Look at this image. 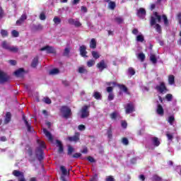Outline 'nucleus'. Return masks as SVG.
<instances>
[{
  "label": "nucleus",
  "mask_w": 181,
  "mask_h": 181,
  "mask_svg": "<svg viewBox=\"0 0 181 181\" xmlns=\"http://www.w3.org/2000/svg\"><path fill=\"white\" fill-rule=\"evenodd\" d=\"M56 144L58 149V153H63L64 152V147H63V144L60 140H56Z\"/></svg>",
  "instance_id": "15"
},
{
  "label": "nucleus",
  "mask_w": 181,
  "mask_h": 181,
  "mask_svg": "<svg viewBox=\"0 0 181 181\" xmlns=\"http://www.w3.org/2000/svg\"><path fill=\"white\" fill-rule=\"evenodd\" d=\"M119 90H122V91H124V93H128V88L126 87L124 84H119L117 85Z\"/></svg>",
  "instance_id": "27"
},
{
  "label": "nucleus",
  "mask_w": 181,
  "mask_h": 181,
  "mask_svg": "<svg viewBox=\"0 0 181 181\" xmlns=\"http://www.w3.org/2000/svg\"><path fill=\"white\" fill-rule=\"evenodd\" d=\"M53 22L55 23V25H59V23H62V19L57 16H55L53 19Z\"/></svg>",
  "instance_id": "39"
},
{
  "label": "nucleus",
  "mask_w": 181,
  "mask_h": 181,
  "mask_svg": "<svg viewBox=\"0 0 181 181\" xmlns=\"http://www.w3.org/2000/svg\"><path fill=\"white\" fill-rule=\"evenodd\" d=\"M91 54L95 60H97V59H100V54H98L97 51H92Z\"/></svg>",
  "instance_id": "34"
},
{
  "label": "nucleus",
  "mask_w": 181,
  "mask_h": 181,
  "mask_svg": "<svg viewBox=\"0 0 181 181\" xmlns=\"http://www.w3.org/2000/svg\"><path fill=\"white\" fill-rule=\"evenodd\" d=\"M78 129L79 131H84L86 129V126L83 125V124H80L78 127Z\"/></svg>",
  "instance_id": "63"
},
{
  "label": "nucleus",
  "mask_w": 181,
  "mask_h": 181,
  "mask_svg": "<svg viewBox=\"0 0 181 181\" xmlns=\"http://www.w3.org/2000/svg\"><path fill=\"white\" fill-rule=\"evenodd\" d=\"M61 112L63 114L64 118H66V119H69L70 117L72 115L71 109L68 106H62L61 107Z\"/></svg>",
  "instance_id": "2"
},
{
  "label": "nucleus",
  "mask_w": 181,
  "mask_h": 181,
  "mask_svg": "<svg viewBox=\"0 0 181 181\" xmlns=\"http://www.w3.org/2000/svg\"><path fill=\"white\" fill-rule=\"evenodd\" d=\"M80 54L82 57H88L87 56V47L86 45H81L79 47Z\"/></svg>",
  "instance_id": "12"
},
{
  "label": "nucleus",
  "mask_w": 181,
  "mask_h": 181,
  "mask_svg": "<svg viewBox=\"0 0 181 181\" xmlns=\"http://www.w3.org/2000/svg\"><path fill=\"white\" fill-rule=\"evenodd\" d=\"M87 160H88V162H90V163H95V159H94V158H93L92 156H88Z\"/></svg>",
  "instance_id": "56"
},
{
  "label": "nucleus",
  "mask_w": 181,
  "mask_h": 181,
  "mask_svg": "<svg viewBox=\"0 0 181 181\" xmlns=\"http://www.w3.org/2000/svg\"><path fill=\"white\" fill-rule=\"evenodd\" d=\"M150 60L153 64H156V63H158V59H156V56L155 54L150 55Z\"/></svg>",
  "instance_id": "29"
},
{
  "label": "nucleus",
  "mask_w": 181,
  "mask_h": 181,
  "mask_svg": "<svg viewBox=\"0 0 181 181\" xmlns=\"http://www.w3.org/2000/svg\"><path fill=\"white\" fill-rule=\"evenodd\" d=\"M42 131L45 136L49 139V141H50L51 142H53V135H52V133L47 131L46 128H43Z\"/></svg>",
  "instance_id": "14"
},
{
  "label": "nucleus",
  "mask_w": 181,
  "mask_h": 181,
  "mask_svg": "<svg viewBox=\"0 0 181 181\" xmlns=\"http://www.w3.org/2000/svg\"><path fill=\"white\" fill-rule=\"evenodd\" d=\"M119 117V115L117 112H113L110 114L111 119H117V117Z\"/></svg>",
  "instance_id": "38"
},
{
  "label": "nucleus",
  "mask_w": 181,
  "mask_h": 181,
  "mask_svg": "<svg viewBox=\"0 0 181 181\" xmlns=\"http://www.w3.org/2000/svg\"><path fill=\"white\" fill-rule=\"evenodd\" d=\"M60 73V71L59 70V69H53L49 71V74L51 76H54V74H59Z\"/></svg>",
  "instance_id": "35"
},
{
  "label": "nucleus",
  "mask_w": 181,
  "mask_h": 181,
  "mask_svg": "<svg viewBox=\"0 0 181 181\" xmlns=\"http://www.w3.org/2000/svg\"><path fill=\"white\" fill-rule=\"evenodd\" d=\"M23 73H25V69L20 68L14 72V74L16 77H21V76H23Z\"/></svg>",
  "instance_id": "21"
},
{
  "label": "nucleus",
  "mask_w": 181,
  "mask_h": 181,
  "mask_svg": "<svg viewBox=\"0 0 181 181\" xmlns=\"http://www.w3.org/2000/svg\"><path fill=\"white\" fill-rule=\"evenodd\" d=\"M136 16H139L140 19H144L146 16V10L144 8H140L137 10Z\"/></svg>",
  "instance_id": "10"
},
{
  "label": "nucleus",
  "mask_w": 181,
  "mask_h": 181,
  "mask_svg": "<svg viewBox=\"0 0 181 181\" xmlns=\"http://www.w3.org/2000/svg\"><path fill=\"white\" fill-rule=\"evenodd\" d=\"M107 93H108L109 94L112 93V91L114 90V88H112V86H108L106 88Z\"/></svg>",
  "instance_id": "55"
},
{
  "label": "nucleus",
  "mask_w": 181,
  "mask_h": 181,
  "mask_svg": "<svg viewBox=\"0 0 181 181\" xmlns=\"http://www.w3.org/2000/svg\"><path fill=\"white\" fill-rule=\"evenodd\" d=\"M1 46L3 49H5L6 50H9L11 47V45H9L6 41H4L1 44Z\"/></svg>",
  "instance_id": "32"
},
{
  "label": "nucleus",
  "mask_w": 181,
  "mask_h": 181,
  "mask_svg": "<svg viewBox=\"0 0 181 181\" xmlns=\"http://www.w3.org/2000/svg\"><path fill=\"white\" fill-rule=\"evenodd\" d=\"M162 177H159L158 175H154L152 177V181H160Z\"/></svg>",
  "instance_id": "49"
},
{
  "label": "nucleus",
  "mask_w": 181,
  "mask_h": 181,
  "mask_svg": "<svg viewBox=\"0 0 181 181\" xmlns=\"http://www.w3.org/2000/svg\"><path fill=\"white\" fill-rule=\"evenodd\" d=\"M165 99L167 100V101H172V100H173V95L170 93H168L165 95Z\"/></svg>",
  "instance_id": "50"
},
{
  "label": "nucleus",
  "mask_w": 181,
  "mask_h": 181,
  "mask_svg": "<svg viewBox=\"0 0 181 181\" xmlns=\"http://www.w3.org/2000/svg\"><path fill=\"white\" fill-rule=\"evenodd\" d=\"M75 23H76V20L74 18H69L68 19V23L69 25H74Z\"/></svg>",
  "instance_id": "58"
},
{
  "label": "nucleus",
  "mask_w": 181,
  "mask_h": 181,
  "mask_svg": "<svg viewBox=\"0 0 181 181\" xmlns=\"http://www.w3.org/2000/svg\"><path fill=\"white\" fill-rule=\"evenodd\" d=\"M136 42H141L142 43L144 40H145V38L142 35H139L136 36Z\"/></svg>",
  "instance_id": "42"
},
{
  "label": "nucleus",
  "mask_w": 181,
  "mask_h": 181,
  "mask_svg": "<svg viewBox=\"0 0 181 181\" xmlns=\"http://www.w3.org/2000/svg\"><path fill=\"white\" fill-rule=\"evenodd\" d=\"M88 108H90V105H84L81 110V118H87V117H89L90 115V112L88 111Z\"/></svg>",
  "instance_id": "6"
},
{
  "label": "nucleus",
  "mask_w": 181,
  "mask_h": 181,
  "mask_svg": "<svg viewBox=\"0 0 181 181\" xmlns=\"http://www.w3.org/2000/svg\"><path fill=\"white\" fill-rule=\"evenodd\" d=\"M40 21H46V15H45L43 13H41L40 15Z\"/></svg>",
  "instance_id": "61"
},
{
  "label": "nucleus",
  "mask_w": 181,
  "mask_h": 181,
  "mask_svg": "<svg viewBox=\"0 0 181 181\" xmlns=\"http://www.w3.org/2000/svg\"><path fill=\"white\" fill-rule=\"evenodd\" d=\"M155 88L158 93H160V94H163V93H167V91H168L165 82H160V85H157Z\"/></svg>",
  "instance_id": "4"
},
{
  "label": "nucleus",
  "mask_w": 181,
  "mask_h": 181,
  "mask_svg": "<svg viewBox=\"0 0 181 181\" xmlns=\"http://www.w3.org/2000/svg\"><path fill=\"white\" fill-rule=\"evenodd\" d=\"M90 49H95L97 47V41L95 38H92L90 42Z\"/></svg>",
  "instance_id": "22"
},
{
  "label": "nucleus",
  "mask_w": 181,
  "mask_h": 181,
  "mask_svg": "<svg viewBox=\"0 0 181 181\" xmlns=\"http://www.w3.org/2000/svg\"><path fill=\"white\" fill-rule=\"evenodd\" d=\"M139 60H141V62H145V54L144 53H139L138 55Z\"/></svg>",
  "instance_id": "44"
},
{
  "label": "nucleus",
  "mask_w": 181,
  "mask_h": 181,
  "mask_svg": "<svg viewBox=\"0 0 181 181\" xmlns=\"http://www.w3.org/2000/svg\"><path fill=\"white\" fill-rule=\"evenodd\" d=\"M11 119H12V114L10 112H7L4 119V124H9Z\"/></svg>",
  "instance_id": "18"
},
{
  "label": "nucleus",
  "mask_w": 181,
  "mask_h": 181,
  "mask_svg": "<svg viewBox=\"0 0 181 181\" xmlns=\"http://www.w3.org/2000/svg\"><path fill=\"white\" fill-rule=\"evenodd\" d=\"M93 97L95 99V100H101V93L98 91H95L93 94Z\"/></svg>",
  "instance_id": "26"
},
{
  "label": "nucleus",
  "mask_w": 181,
  "mask_h": 181,
  "mask_svg": "<svg viewBox=\"0 0 181 181\" xmlns=\"http://www.w3.org/2000/svg\"><path fill=\"white\" fill-rule=\"evenodd\" d=\"M107 4L109 9H111L112 11H114V9H115V7L117 6L115 1H109Z\"/></svg>",
  "instance_id": "23"
},
{
  "label": "nucleus",
  "mask_w": 181,
  "mask_h": 181,
  "mask_svg": "<svg viewBox=\"0 0 181 181\" xmlns=\"http://www.w3.org/2000/svg\"><path fill=\"white\" fill-rule=\"evenodd\" d=\"M168 122L170 123V125H173V122H175V116H170Z\"/></svg>",
  "instance_id": "45"
},
{
  "label": "nucleus",
  "mask_w": 181,
  "mask_h": 181,
  "mask_svg": "<svg viewBox=\"0 0 181 181\" xmlns=\"http://www.w3.org/2000/svg\"><path fill=\"white\" fill-rule=\"evenodd\" d=\"M33 30H43V25H42L41 24H38V25H34L33 27Z\"/></svg>",
  "instance_id": "31"
},
{
  "label": "nucleus",
  "mask_w": 181,
  "mask_h": 181,
  "mask_svg": "<svg viewBox=\"0 0 181 181\" xmlns=\"http://www.w3.org/2000/svg\"><path fill=\"white\" fill-rule=\"evenodd\" d=\"M162 18L163 19L165 26H169V20H168V16H166V15L163 14L162 16Z\"/></svg>",
  "instance_id": "36"
},
{
  "label": "nucleus",
  "mask_w": 181,
  "mask_h": 181,
  "mask_svg": "<svg viewBox=\"0 0 181 181\" xmlns=\"http://www.w3.org/2000/svg\"><path fill=\"white\" fill-rule=\"evenodd\" d=\"M115 22H116V23H118L119 25H121V23H124V18H122V17H115Z\"/></svg>",
  "instance_id": "33"
},
{
  "label": "nucleus",
  "mask_w": 181,
  "mask_h": 181,
  "mask_svg": "<svg viewBox=\"0 0 181 181\" xmlns=\"http://www.w3.org/2000/svg\"><path fill=\"white\" fill-rule=\"evenodd\" d=\"M26 19H28V16L26 15V13L22 14L20 18L16 21V25L21 26V25H22V23H23V22H25Z\"/></svg>",
  "instance_id": "13"
},
{
  "label": "nucleus",
  "mask_w": 181,
  "mask_h": 181,
  "mask_svg": "<svg viewBox=\"0 0 181 181\" xmlns=\"http://www.w3.org/2000/svg\"><path fill=\"white\" fill-rule=\"evenodd\" d=\"M1 35L2 37H6L8 36V31L6 30H1Z\"/></svg>",
  "instance_id": "52"
},
{
  "label": "nucleus",
  "mask_w": 181,
  "mask_h": 181,
  "mask_svg": "<svg viewBox=\"0 0 181 181\" xmlns=\"http://www.w3.org/2000/svg\"><path fill=\"white\" fill-rule=\"evenodd\" d=\"M81 153H74L72 156V158H75L76 159H77L78 158H81Z\"/></svg>",
  "instance_id": "62"
},
{
  "label": "nucleus",
  "mask_w": 181,
  "mask_h": 181,
  "mask_svg": "<svg viewBox=\"0 0 181 181\" xmlns=\"http://www.w3.org/2000/svg\"><path fill=\"white\" fill-rule=\"evenodd\" d=\"M153 15L154 16H156V19L158 20V23H160V21H162V16H159L158 14V12L156 11L153 13Z\"/></svg>",
  "instance_id": "46"
},
{
  "label": "nucleus",
  "mask_w": 181,
  "mask_h": 181,
  "mask_svg": "<svg viewBox=\"0 0 181 181\" xmlns=\"http://www.w3.org/2000/svg\"><path fill=\"white\" fill-rule=\"evenodd\" d=\"M95 64V61L94 59H90L87 62V66L88 67H93Z\"/></svg>",
  "instance_id": "41"
},
{
  "label": "nucleus",
  "mask_w": 181,
  "mask_h": 181,
  "mask_svg": "<svg viewBox=\"0 0 181 181\" xmlns=\"http://www.w3.org/2000/svg\"><path fill=\"white\" fill-rule=\"evenodd\" d=\"M156 112L158 115L163 117V115L165 114V110H163V107H162V105L158 104L157 105Z\"/></svg>",
  "instance_id": "17"
},
{
  "label": "nucleus",
  "mask_w": 181,
  "mask_h": 181,
  "mask_svg": "<svg viewBox=\"0 0 181 181\" xmlns=\"http://www.w3.org/2000/svg\"><path fill=\"white\" fill-rule=\"evenodd\" d=\"M74 25H75L76 28H80V26H81V23H80V21H78V20H76Z\"/></svg>",
  "instance_id": "60"
},
{
  "label": "nucleus",
  "mask_w": 181,
  "mask_h": 181,
  "mask_svg": "<svg viewBox=\"0 0 181 181\" xmlns=\"http://www.w3.org/2000/svg\"><path fill=\"white\" fill-rule=\"evenodd\" d=\"M168 84H170V86H173V84H175V76H168Z\"/></svg>",
  "instance_id": "24"
},
{
  "label": "nucleus",
  "mask_w": 181,
  "mask_h": 181,
  "mask_svg": "<svg viewBox=\"0 0 181 181\" xmlns=\"http://www.w3.org/2000/svg\"><path fill=\"white\" fill-rule=\"evenodd\" d=\"M23 121H24L25 127H27L28 132H32V126L30 123L28 122V119H26V116H25V115H23Z\"/></svg>",
  "instance_id": "16"
},
{
  "label": "nucleus",
  "mask_w": 181,
  "mask_h": 181,
  "mask_svg": "<svg viewBox=\"0 0 181 181\" xmlns=\"http://www.w3.org/2000/svg\"><path fill=\"white\" fill-rule=\"evenodd\" d=\"M122 127L124 129L127 128V127H128V123L125 121H122Z\"/></svg>",
  "instance_id": "64"
},
{
  "label": "nucleus",
  "mask_w": 181,
  "mask_h": 181,
  "mask_svg": "<svg viewBox=\"0 0 181 181\" xmlns=\"http://www.w3.org/2000/svg\"><path fill=\"white\" fill-rule=\"evenodd\" d=\"M12 175L16 177H18V181H26L23 172H21L18 170H14L12 173Z\"/></svg>",
  "instance_id": "3"
},
{
  "label": "nucleus",
  "mask_w": 181,
  "mask_h": 181,
  "mask_svg": "<svg viewBox=\"0 0 181 181\" xmlns=\"http://www.w3.org/2000/svg\"><path fill=\"white\" fill-rule=\"evenodd\" d=\"M37 64H39V57H35L31 62V67H33V69H36Z\"/></svg>",
  "instance_id": "19"
},
{
  "label": "nucleus",
  "mask_w": 181,
  "mask_h": 181,
  "mask_svg": "<svg viewBox=\"0 0 181 181\" xmlns=\"http://www.w3.org/2000/svg\"><path fill=\"white\" fill-rule=\"evenodd\" d=\"M67 139L69 142H75L76 144L80 141V134L78 132H75L74 136H68Z\"/></svg>",
  "instance_id": "9"
},
{
  "label": "nucleus",
  "mask_w": 181,
  "mask_h": 181,
  "mask_svg": "<svg viewBox=\"0 0 181 181\" xmlns=\"http://www.w3.org/2000/svg\"><path fill=\"white\" fill-rule=\"evenodd\" d=\"M69 54H70V49L69 48H65L63 56L69 57Z\"/></svg>",
  "instance_id": "54"
},
{
  "label": "nucleus",
  "mask_w": 181,
  "mask_h": 181,
  "mask_svg": "<svg viewBox=\"0 0 181 181\" xmlns=\"http://www.w3.org/2000/svg\"><path fill=\"white\" fill-rule=\"evenodd\" d=\"M10 78L11 77L8 75L7 73L0 70V84H4V83L9 81Z\"/></svg>",
  "instance_id": "5"
},
{
  "label": "nucleus",
  "mask_w": 181,
  "mask_h": 181,
  "mask_svg": "<svg viewBox=\"0 0 181 181\" xmlns=\"http://www.w3.org/2000/svg\"><path fill=\"white\" fill-rule=\"evenodd\" d=\"M73 152H74V148H73V146H68L67 155H69V156H71Z\"/></svg>",
  "instance_id": "40"
},
{
  "label": "nucleus",
  "mask_w": 181,
  "mask_h": 181,
  "mask_svg": "<svg viewBox=\"0 0 181 181\" xmlns=\"http://www.w3.org/2000/svg\"><path fill=\"white\" fill-rule=\"evenodd\" d=\"M60 170H61V172H62V175H63L64 176H66V175H69V173H68V171H67V169H66V168H65L64 166L62 165V166L60 167Z\"/></svg>",
  "instance_id": "37"
},
{
  "label": "nucleus",
  "mask_w": 181,
  "mask_h": 181,
  "mask_svg": "<svg viewBox=\"0 0 181 181\" xmlns=\"http://www.w3.org/2000/svg\"><path fill=\"white\" fill-rule=\"evenodd\" d=\"M8 52H11V53H18V52H19V48L18 47L12 46L10 47Z\"/></svg>",
  "instance_id": "28"
},
{
  "label": "nucleus",
  "mask_w": 181,
  "mask_h": 181,
  "mask_svg": "<svg viewBox=\"0 0 181 181\" xmlns=\"http://www.w3.org/2000/svg\"><path fill=\"white\" fill-rule=\"evenodd\" d=\"M78 73H80V74H84L88 73V71L84 66H79L78 69Z\"/></svg>",
  "instance_id": "25"
},
{
  "label": "nucleus",
  "mask_w": 181,
  "mask_h": 181,
  "mask_svg": "<svg viewBox=\"0 0 181 181\" xmlns=\"http://www.w3.org/2000/svg\"><path fill=\"white\" fill-rule=\"evenodd\" d=\"M105 181H115V178L112 175H109L106 179Z\"/></svg>",
  "instance_id": "59"
},
{
  "label": "nucleus",
  "mask_w": 181,
  "mask_h": 181,
  "mask_svg": "<svg viewBox=\"0 0 181 181\" xmlns=\"http://www.w3.org/2000/svg\"><path fill=\"white\" fill-rule=\"evenodd\" d=\"M128 73L130 76H135V69L132 67L128 69Z\"/></svg>",
  "instance_id": "47"
},
{
  "label": "nucleus",
  "mask_w": 181,
  "mask_h": 181,
  "mask_svg": "<svg viewBox=\"0 0 181 181\" xmlns=\"http://www.w3.org/2000/svg\"><path fill=\"white\" fill-rule=\"evenodd\" d=\"M152 144L153 146H159L160 145V141L159 140V138L158 137H152L151 138Z\"/></svg>",
  "instance_id": "20"
},
{
  "label": "nucleus",
  "mask_w": 181,
  "mask_h": 181,
  "mask_svg": "<svg viewBox=\"0 0 181 181\" xmlns=\"http://www.w3.org/2000/svg\"><path fill=\"white\" fill-rule=\"evenodd\" d=\"M122 143L123 144V145H129V141L128 140V139L127 137H123L122 139Z\"/></svg>",
  "instance_id": "48"
},
{
  "label": "nucleus",
  "mask_w": 181,
  "mask_h": 181,
  "mask_svg": "<svg viewBox=\"0 0 181 181\" xmlns=\"http://www.w3.org/2000/svg\"><path fill=\"white\" fill-rule=\"evenodd\" d=\"M11 35L13 37H19V32L16 31V30H13L11 32Z\"/></svg>",
  "instance_id": "53"
},
{
  "label": "nucleus",
  "mask_w": 181,
  "mask_h": 181,
  "mask_svg": "<svg viewBox=\"0 0 181 181\" xmlns=\"http://www.w3.org/2000/svg\"><path fill=\"white\" fill-rule=\"evenodd\" d=\"M107 138L112 139V127H110L107 131Z\"/></svg>",
  "instance_id": "30"
},
{
  "label": "nucleus",
  "mask_w": 181,
  "mask_h": 181,
  "mask_svg": "<svg viewBox=\"0 0 181 181\" xmlns=\"http://www.w3.org/2000/svg\"><path fill=\"white\" fill-rule=\"evenodd\" d=\"M156 30L158 33H162V28L160 27V25L156 24Z\"/></svg>",
  "instance_id": "51"
},
{
  "label": "nucleus",
  "mask_w": 181,
  "mask_h": 181,
  "mask_svg": "<svg viewBox=\"0 0 181 181\" xmlns=\"http://www.w3.org/2000/svg\"><path fill=\"white\" fill-rule=\"evenodd\" d=\"M107 100L108 101H112V100H114V93H109Z\"/></svg>",
  "instance_id": "57"
},
{
  "label": "nucleus",
  "mask_w": 181,
  "mask_h": 181,
  "mask_svg": "<svg viewBox=\"0 0 181 181\" xmlns=\"http://www.w3.org/2000/svg\"><path fill=\"white\" fill-rule=\"evenodd\" d=\"M125 112L126 114H132V112H135V105L132 103H129L127 104L125 107Z\"/></svg>",
  "instance_id": "7"
},
{
  "label": "nucleus",
  "mask_w": 181,
  "mask_h": 181,
  "mask_svg": "<svg viewBox=\"0 0 181 181\" xmlns=\"http://www.w3.org/2000/svg\"><path fill=\"white\" fill-rule=\"evenodd\" d=\"M37 144L39 145V146L37 147L35 150V156H37V160L41 162V160L45 159L43 149H46V143L42 140L37 139Z\"/></svg>",
  "instance_id": "1"
},
{
  "label": "nucleus",
  "mask_w": 181,
  "mask_h": 181,
  "mask_svg": "<svg viewBox=\"0 0 181 181\" xmlns=\"http://www.w3.org/2000/svg\"><path fill=\"white\" fill-rule=\"evenodd\" d=\"M44 50H46L47 53L48 54H54L56 53V49L53 47H50L49 45H47L42 48L40 49L41 52H44Z\"/></svg>",
  "instance_id": "11"
},
{
  "label": "nucleus",
  "mask_w": 181,
  "mask_h": 181,
  "mask_svg": "<svg viewBox=\"0 0 181 181\" xmlns=\"http://www.w3.org/2000/svg\"><path fill=\"white\" fill-rule=\"evenodd\" d=\"M150 25L151 26H155V25H156V18H155V17H151Z\"/></svg>",
  "instance_id": "43"
},
{
  "label": "nucleus",
  "mask_w": 181,
  "mask_h": 181,
  "mask_svg": "<svg viewBox=\"0 0 181 181\" xmlns=\"http://www.w3.org/2000/svg\"><path fill=\"white\" fill-rule=\"evenodd\" d=\"M96 67L100 71H103L105 69H108V65L105 63V60L103 59L96 64Z\"/></svg>",
  "instance_id": "8"
}]
</instances>
